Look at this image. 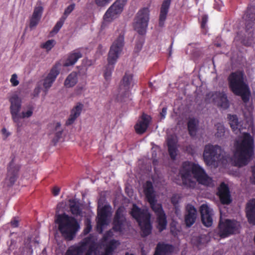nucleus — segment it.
Wrapping results in <instances>:
<instances>
[{
    "label": "nucleus",
    "mask_w": 255,
    "mask_h": 255,
    "mask_svg": "<svg viewBox=\"0 0 255 255\" xmlns=\"http://www.w3.org/2000/svg\"><path fill=\"white\" fill-rule=\"evenodd\" d=\"M179 173L183 184L187 187L194 188L196 185V182L192 179V174L199 184L208 186L212 182V179L205 170L199 164L194 163L189 161L183 162Z\"/></svg>",
    "instance_id": "f257e3e1"
},
{
    "label": "nucleus",
    "mask_w": 255,
    "mask_h": 255,
    "mask_svg": "<svg viewBox=\"0 0 255 255\" xmlns=\"http://www.w3.org/2000/svg\"><path fill=\"white\" fill-rule=\"evenodd\" d=\"M254 148L253 137L249 133H244L241 142L237 143L236 146V165L239 167L247 165L254 154Z\"/></svg>",
    "instance_id": "f03ea898"
},
{
    "label": "nucleus",
    "mask_w": 255,
    "mask_h": 255,
    "mask_svg": "<svg viewBox=\"0 0 255 255\" xmlns=\"http://www.w3.org/2000/svg\"><path fill=\"white\" fill-rule=\"evenodd\" d=\"M228 80L229 88L233 93L240 96L244 103H248L251 93L248 85L245 81L244 71L238 70L232 72Z\"/></svg>",
    "instance_id": "7ed1b4c3"
},
{
    "label": "nucleus",
    "mask_w": 255,
    "mask_h": 255,
    "mask_svg": "<svg viewBox=\"0 0 255 255\" xmlns=\"http://www.w3.org/2000/svg\"><path fill=\"white\" fill-rule=\"evenodd\" d=\"M55 222L58 225V230L62 236L68 241L75 238L80 228L77 220L65 213L56 215Z\"/></svg>",
    "instance_id": "20e7f679"
},
{
    "label": "nucleus",
    "mask_w": 255,
    "mask_h": 255,
    "mask_svg": "<svg viewBox=\"0 0 255 255\" xmlns=\"http://www.w3.org/2000/svg\"><path fill=\"white\" fill-rule=\"evenodd\" d=\"M124 34L121 33L112 44L108 56V64L104 72V78L106 80L110 79L114 65L121 54L124 44Z\"/></svg>",
    "instance_id": "39448f33"
},
{
    "label": "nucleus",
    "mask_w": 255,
    "mask_h": 255,
    "mask_svg": "<svg viewBox=\"0 0 255 255\" xmlns=\"http://www.w3.org/2000/svg\"><path fill=\"white\" fill-rule=\"evenodd\" d=\"M130 214L137 222L141 230V236L145 237L149 235L152 230L150 214L146 210L141 209L135 204L132 205Z\"/></svg>",
    "instance_id": "423d86ee"
},
{
    "label": "nucleus",
    "mask_w": 255,
    "mask_h": 255,
    "mask_svg": "<svg viewBox=\"0 0 255 255\" xmlns=\"http://www.w3.org/2000/svg\"><path fill=\"white\" fill-rule=\"evenodd\" d=\"M127 0H116L107 9L103 16L101 27L104 28L109 23L117 18L124 10Z\"/></svg>",
    "instance_id": "0eeeda50"
},
{
    "label": "nucleus",
    "mask_w": 255,
    "mask_h": 255,
    "mask_svg": "<svg viewBox=\"0 0 255 255\" xmlns=\"http://www.w3.org/2000/svg\"><path fill=\"white\" fill-rule=\"evenodd\" d=\"M224 151L221 146L211 144L206 145L203 152V158L208 165H212L223 158Z\"/></svg>",
    "instance_id": "6e6552de"
},
{
    "label": "nucleus",
    "mask_w": 255,
    "mask_h": 255,
    "mask_svg": "<svg viewBox=\"0 0 255 255\" xmlns=\"http://www.w3.org/2000/svg\"><path fill=\"white\" fill-rule=\"evenodd\" d=\"M144 193L151 209L156 215L165 213L162 205L160 203H157L153 185L151 181H147L146 182Z\"/></svg>",
    "instance_id": "1a4fd4ad"
},
{
    "label": "nucleus",
    "mask_w": 255,
    "mask_h": 255,
    "mask_svg": "<svg viewBox=\"0 0 255 255\" xmlns=\"http://www.w3.org/2000/svg\"><path fill=\"white\" fill-rule=\"evenodd\" d=\"M149 19V10L147 7H143L140 9L135 18L134 28L139 34L143 35L145 33Z\"/></svg>",
    "instance_id": "9d476101"
},
{
    "label": "nucleus",
    "mask_w": 255,
    "mask_h": 255,
    "mask_svg": "<svg viewBox=\"0 0 255 255\" xmlns=\"http://www.w3.org/2000/svg\"><path fill=\"white\" fill-rule=\"evenodd\" d=\"M20 168V164L16 162L15 157H13L7 167L5 180L8 186H11L16 182L18 177V173Z\"/></svg>",
    "instance_id": "9b49d317"
},
{
    "label": "nucleus",
    "mask_w": 255,
    "mask_h": 255,
    "mask_svg": "<svg viewBox=\"0 0 255 255\" xmlns=\"http://www.w3.org/2000/svg\"><path fill=\"white\" fill-rule=\"evenodd\" d=\"M219 234L221 238H226L237 231L238 223L236 221L227 219L224 222L220 221L219 224Z\"/></svg>",
    "instance_id": "f8f14e48"
},
{
    "label": "nucleus",
    "mask_w": 255,
    "mask_h": 255,
    "mask_svg": "<svg viewBox=\"0 0 255 255\" xmlns=\"http://www.w3.org/2000/svg\"><path fill=\"white\" fill-rule=\"evenodd\" d=\"M206 97L212 99L213 101L217 103L218 107L224 110L227 109L230 106L227 96L223 92H210L206 95Z\"/></svg>",
    "instance_id": "ddd939ff"
},
{
    "label": "nucleus",
    "mask_w": 255,
    "mask_h": 255,
    "mask_svg": "<svg viewBox=\"0 0 255 255\" xmlns=\"http://www.w3.org/2000/svg\"><path fill=\"white\" fill-rule=\"evenodd\" d=\"M10 111L12 119L14 123H18L20 119V115L19 114L21 106V100L17 95L12 96L10 99Z\"/></svg>",
    "instance_id": "4468645a"
},
{
    "label": "nucleus",
    "mask_w": 255,
    "mask_h": 255,
    "mask_svg": "<svg viewBox=\"0 0 255 255\" xmlns=\"http://www.w3.org/2000/svg\"><path fill=\"white\" fill-rule=\"evenodd\" d=\"M110 211L108 206L105 205L98 212V221L97 224V230L99 234L103 232L105 225L108 224V217Z\"/></svg>",
    "instance_id": "2eb2a0df"
},
{
    "label": "nucleus",
    "mask_w": 255,
    "mask_h": 255,
    "mask_svg": "<svg viewBox=\"0 0 255 255\" xmlns=\"http://www.w3.org/2000/svg\"><path fill=\"white\" fill-rule=\"evenodd\" d=\"M126 223V218L123 214V210L119 208L114 216L113 222V229L117 232H122Z\"/></svg>",
    "instance_id": "dca6fc26"
},
{
    "label": "nucleus",
    "mask_w": 255,
    "mask_h": 255,
    "mask_svg": "<svg viewBox=\"0 0 255 255\" xmlns=\"http://www.w3.org/2000/svg\"><path fill=\"white\" fill-rule=\"evenodd\" d=\"M217 195L222 204L229 205L232 201L229 188L227 184L222 182L218 188Z\"/></svg>",
    "instance_id": "f3484780"
},
{
    "label": "nucleus",
    "mask_w": 255,
    "mask_h": 255,
    "mask_svg": "<svg viewBox=\"0 0 255 255\" xmlns=\"http://www.w3.org/2000/svg\"><path fill=\"white\" fill-rule=\"evenodd\" d=\"M201 221L207 227L212 226L213 224V210L206 204H202L200 207Z\"/></svg>",
    "instance_id": "a211bd4d"
},
{
    "label": "nucleus",
    "mask_w": 255,
    "mask_h": 255,
    "mask_svg": "<svg viewBox=\"0 0 255 255\" xmlns=\"http://www.w3.org/2000/svg\"><path fill=\"white\" fill-rule=\"evenodd\" d=\"M151 121V118L150 116L143 113L140 119L134 126L135 132L139 134L144 133L148 128Z\"/></svg>",
    "instance_id": "6ab92c4d"
},
{
    "label": "nucleus",
    "mask_w": 255,
    "mask_h": 255,
    "mask_svg": "<svg viewBox=\"0 0 255 255\" xmlns=\"http://www.w3.org/2000/svg\"><path fill=\"white\" fill-rule=\"evenodd\" d=\"M246 30L253 36V32L255 29V12L254 8H248L245 13Z\"/></svg>",
    "instance_id": "aec40b11"
},
{
    "label": "nucleus",
    "mask_w": 255,
    "mask_h": 255,
    "mask_svg": "<svg viewBox=\"0 0 255 255\" xmlns=\"http://www.w3.org/2000/svg\"><path fill=\"white\" fill-rule=\"evenodd\" d=\"M89 238H84L78 246H72L67 250L65 255H82L86 249Z\"/></svg>",
    "instance_id": "412c9836"
},
{
    "label": "nucleus",
    "mask_w": 255,
    "mask_h": 255,
    "mask_svg": "<svg viewBox=\"0 0 255 255\" xmlns=\"http://www.w3.org/2000/svg\"><path fill=\"white\" fill-rule=\"evenodd\" d=\"M133 84V75L126 72L122 79L120 85L121 90L122 88L125 90L124 97L129 96V90L132 87Z\"/></svg>",
    "instance_id": "4be33fe9"
},
{
    "label": "nucleus",
    "mask_w": 255,
    "mask_h": 255,
    "mask_svg": "<svg viewBox=\"0 0 255 255\" xmlns=\"http://www.w3.org/2000/svg\"><path fill=\"white\" fill-rule=\"evenodd\" d=\"M174 251L173 245L164 242L158 243L153 255H171Z\"/></svg>",
    "instance_id": "5701e85b"
},
{
    "label": "nucleus",
    "mask_w": 255,
    "mask_h": 255,
    "mask_svg": "<svg viewBox=\"0 0 255 255\" xmlns=\"http://www.w3.org/2000/svg\"><path fill=\"white\" fill-rule=\"evenodd\" d=\"M84 108V105L81 103H77L70 111V115L66 122V126L72 125L75 120L80 116Z\"/></svg>",
    "instance_id": "b1692460"
},
{
    "label": "nucleus",
    "mask_w": 255,
    "mask_h": 255,
    "mask_svg": "<svg viewBox=\"0 0 255 255\" xmlns=\"http://www.w3.org/2000/svg\"><path fill=\"white\" fill-rule=\"evenodd\" d=\"M246 213L249 223L255 225V198L251 199L247 203Z\"/></svg>",
    "instance_id": "393cba45"
},
{
    "label": "nucleus",
    "mask_w": 255,
    "mask_h": 255,
    "mask_svg": "<svg viewBox=\"0 0 255 255\" xmlns=\"http://www.w3.org/2000/svg\"><path fill=\"white\" fill-rule=\"evenodd\" d=\"M171 0H163L160 9L159 16V26H163L165 21L171 4Z\"/></svg>",
    "instance_id": "a878e982"
},
{
    "label": "nucleus",
    "mask_w": 255,
    "mask_h": 255,
    "mask_svg": "<svg viewBox=\"0 0 255 255\" xmlns=\"http://www.w3.org/2000/svg\"><path fill=\"white\" fill-rule=\"evenodd\" d=\"M43 9L42 6H37L34 7L32 15L30 18V28L32 29L37 25L41 18Z\"/></svg>",
    "instance_id": "bb28decb"
},
{
    "label": "nucleus",
    "mask_w": 255,
    "mask_h": 255,
    "mask_svg": "<svg viewBox=\"0 0 255 255\" xmlns=\"http://www.w3.org/2000/svg\"><path fill=\"white\" fill-rule=\"evenodd\" d=\"M197 216V210L191 205L187 206V214L185 216V223L187 227H191L195 222Z\"/></svg>",
    "instance_id": "cd10ccee"
},
{
    "label": "nucleus",
    "mask_w": 255,
    "mask_h": 255,
    "mask_svg": "<svg viewBox=\"0 0 255 255\" xmlns=\"http://www.w3.org/2000/svg\"><path fill=\"white\" fill-rule=\"evenodd\" d=\"M59 74V71L57 67L56 66L53 67L44 80L43 87L45 89H48L51 87Z\"/></svg>",
    "instance_id": "c85d7f7f"
},
{
    "label": "nucleus",
    "mask_w": 255,
    "mask_h": 255,
    "mask_svg": "<svg viewBox=\"0 0 255 255\" xmlns=\"http://www.w3.org/2000/svg\"><path fill=\"white\" fill-rule=\"evenodd\" d=\"M82 57V53L77 50H75L68 54L67 58L63 65L65 67L73 65L77 62L78 60Z\"/></svg>",
    "instance_id": "c756f323"
},
{
    "label": "nucleus",
    "mask_w": 255,
    "mask_h": 255,
    "mask_svg": "<svg viewBox=\"0 0 255 255\" xmlns=\"http://www.w3.org/2000/svg\"><path fill=\"white\" fill-rule=\"evenodd\" d=\"M228 119L229 120V124L233 131L236 133H238L241 132V125L239 122L238 117L236 115H229Z\"/></svg>",
    "instance_id": "7c9ffc66"
},
{
    "label": "nucleus",
    "mask_w": 255,
    "mask_h": 255,
    "mask_svg": "<svg viewBox=\"0 0 255 255\" xmlns=\"http://www.w3.org/2000/svg\"><path fill=\"white\" fill-rule=\"evenodd\" d=\"M120 245V242L115 239H112L109 242H106L105 253H106L107 255H113L115 250H116Z\"/></svg>",
    "instance_id": "2f4dec72"
},
{
    "label": "nucleus",
    "mask_w": 255,
    "mask_h": 255,
    "mask_svg": "<svg viewBox=\"0 0 255 255\" xmlns=\"http://www.w3.org/2000/svg\"><path fill=\"white\" fill-rule=\"evenodd\" d=\"M156 216V221L157 223V229L159 232L165 230L167 225L166 216L165 213L159 214Z\"/></svg>",
    "instance_id": "473e14b6"
},
{
    "label": "nucleus",
    "mask_w": 255,
    "mask_h": 255,
    "mask_svg": "<svg viewBox=\"0 0 255 255\" xmlns=\"http://www.w3.org/2000/svg\"><path fill=\"white\" fill-rule=\"evenodd\" d=\"M78 82L77 73L76 72H71L64 81V85L67 88L74 87Z\"/></svg>",
    "instance_id": "72a5a7b5"
},
{
    "label": "nucleus",
    "mask_w": 255,
    "mask_h": 255,
    "mask_svg": "<svg viewBox=\"0 0 255 255\" xmlns=\"http://www.w3.org/2000/svg\"><path fill=\"white\" fill-rule=\"evenodd\" d=\"M69 202L71 213L75 216H80L82 214V209L80 207L79 203L74 199H70Z\"/></svg>",
    "instance_id": "f704fd0d"
},
{
    "label": "nucleus",
    "mask_w": 255,
    "mask_h": 255,
    "mask_svg": "<svg viewBox=\"0 0 255 255\" xmlns=\"http://www.w3.org/2000/svg\"><path fill=\"white\" fill-rule=\"evenodd\" d=\"M198 121L195 118L189 119L187 123V128L189 134L193 136L196 135Z\"/></svg>",
    "instance_id": "c9c22d12"
},
{
    "label": "nucleus",
    "mask_w": 255,
    "mask_h": 255,
    "mask_svg": "<svg viewBox=\"0 0 255 255\" xmlns=\"http://www.w3.org/2000/svg\"><path fill=\"white\" fill-rule=\"evenodd\" d=\"M85 238H89V240L88 241V243L86 245V247L87 246H89V247L85 255H92L97 249L94 237L92 235H90Z\"/></svg>",
    "instance_id": "e433bc0d"
},
{
    "label": "nucleus",
    "mask_w": 255,
    "mask_h": 255,
    "mask_svg": "<svg viewBox=\"0 0 255 255\" xmlns=\"http://www.w3.org/2000/svg\"><path fill=\"white\" fill-rule=\"evenodd\" d=\"M61 124L59 122H57L56 124L55 130L56 131V133L55 134V136L52 139V142L54 145H55L56 143L58 142L59 140L61 138L62 134L63 132V130L60 128Z\"/></svg>",
    "instance_id": "4c0bfd02"
},
{
    "label": "nucleus",
    "mask_w": 255,
    "mask_h": 255,
    "mask_svg": "<svg viewBox=\"0 0 255 255\" xmlns=\"http://www.w3.org/2000/svg\"><path fill=\"white\" fill-rule=\"evenodd\" d=\"M56 42L54 39H49L40 44V48L45 49L47 52L50 51L56 45Z\"/></svg>",
    "instance_id": "58836bf2"
},
{
    "label": "nucleus",
    "mask_w": 255,
    "mask_h": 255,
    "mask_svg": "<svg viewBox=\"0 0 255 255\" xmlns=\"http://www.w3.org/2000/svg\"><path fill=\"white\" fill-rule=\"evenodd\" d=\"M205 237L204 236H199L193 238L192 239V242L195 246H196L198 249H200L201 246L205 243Z\"/></svg>",
    "instance_id": "ea45409f"
},
{
    "label": "nucleus",
    "mask_w": 255,
    "mask_h": 255,
    "mask_svg": "<svg viewBox=\"0 0 255 255\" xmlns=\"http://www.w3.org/2000/svg\"><path fill=\"white\" fill-rule=\"evenodd\" d=\"M65 20L66 17H61L54 26L51 33H57L62 27Z\"/></svg>",
    "instance_id": "a19ab883"
},
{
    "label": "nucleus",
    "mask_w": 255,
    "mask_h": 255,
    "mask_svg": "<svg viewBox=\"0 0 255 255\" xmlns=\"http://www.w3.org/2000/svg\"><path fill=\"white\" fill-rule=\"evenodd\" d=\"M208 20V17L207 15H203L201 18V28L202 29L203 33L206 34L207 32V23Z\"/></svg>",
    "instance_id": "79ce46f5"
},
{
    "label": "nucleus",
    "mask_w": 255,
    "mask_h": 255,
    "mask_svg": "<svg viewBox=\"0 0 255 255\" xmlns=\"http://www.w3.org/2000/svg\"><path fill=\"white\" fill-rule=\"evenodd\" d=\"M168 150L171 158L173 160H174L176 158L177 155V147L168 146Z\"/></svg>",
    "instance_id": "37998d69"
},
{
    "label": "nucleus",
    "mask_w": 255,
    "mask_h": 255,
    "mask_svg": "<svg viewBox=\"0 0 255 255\" xmlns=\"http://www.w3.org/2000/svg\"><path fill=\"white\" fill-rule=\"evenodd\" d=\"M217 127V132L216 133V135L217 137H221L222 136L225 132V128L224 126L221 124H217L216 125Z\"/></svg>",
    "instance_id": "c03bdc74"
},
{
    "label": "nucleus",
    "mask_w": 255,
    "mask_h": 255,
    "mask_svg": "<svg viewBox=\"0 0 255 255\" xmlns=\"http://www.w3.org/2000/svg\"><path fill=\"white\" fill-rule=\"evenodd\" d=\"M113 0H94L95 3L99 7H105Z\"/></svg>",
    "instance_id": "a18cd8bd"
},
{
    "label": "nucleus",
    "mask_w": 255,
    "mask_h": 255,
    "mask_svg": "<svg viewBox=\"0 0 255 255\" xmlns=\"http://www.w3.org/2000/svg\"><path fill=\"white\" fill-rule=\"evenodd\" d=\"M113 236V232L112 231V230H110L105 232V233L104 234L102 238V241L104 243H106L109 240V239L112 238Z\"/></svg>",
    "instance_id": "49530a36"
},
{
    "label": "nucleus",
    "mask_w": 255,
    "mask_h": 255,
    "mask_svg": "<svg viewBox=\"0 0 255 255\" xmlns=\"http://www.w3.org/2000/svg\"><path fill=\"white\" fill-rule=\"evenodd\" d=\"M75 7V3H72L70 4L65 9L64 12V14L62 17H66V18L68 15L74 9Z\"/></svg>",
    "instance_id": "de8ad7c7"
},
{
    "label": "nucleus",
    "mask_w": 255,
    "mask_h": 255,
    "mask_svg": "<svg viewBox=\"0 0 255 255\" xmlns=\"http://www.w3.org/2000/svg\"><path fill=\"white\" fill-rule=\"evenodd\" d=\"M33 108L32 107L30 106L29 108V109L26 112H22L21 113V114L20 115V119H24L26 118H29L33 114Z\"/></svg>",
    "instance_id": "09e8293b"
},
{
    "label": "nucleus",
    "mask_w": 255,
    "mask_h": 255,
    "mask_svg": "<svg viewBox=\"0 0 255 255\" xmlns=\"http://www.w3.org/2000/svg\"><path fill=\"white\" fill-rule=\"evenodd\" d=\"M177 141L176 138L171 136L169 137L167 140V146H176Z\"/></svg>",
    "instance_id": "8fccbe9b"
},
{
    "label": "nucleus",
    "mask_w": 255,
    "mask_h": 255,
    "mask_svg": "<svg viewBox=\"0 0 255 255\" xmlns=\"http://www.w3.org/2000/svg\"><path fill=\"white\" fill-rule=\"evenodd\" d=\"M10 82L13 87L17 86L19 84V82L17 80V75L16 74H13L11 75Z\"/></svg>",
    "instance_id": "3c124183"
},
{
    "label": "nucleus",
    "mask_w": 255,
    "mask_h": 255,
    "mask_svg": "<svg viewBox=\"0 0 255 255\" xmlns=\"http://www.w3.org/2000/svg\"><path fill=\"white\" fill-rule=\"evenodd\" d=\"M92 230V225L90 221H88L86 225V227L83 231L84 235L89 234Z\"/></svg>",
    "instance_id": "603ef678"
},
{
    "label": "nucleus",
    "mask_w": 255,
    "mask_h": 255,
    "mask_svg": "<svg viewBox=\"0 0 255 255\" xmlns=\"http://www.w3.org/2000/svg\"><path fill=\"white\" fill-rule=\"evenodd\" d=\"M179 200V197L177 194L173 195L171 198V202L174 206L178 204Z\"/></svg>",
    "instance_id": "864d4df0"
},
{
    "label": "nucleus",
    "mask_w": 255,
    "mask_h": 255,
    "mask_svg": "<svg viewBox=\"0 0 255 255\" xmlns=\"http://www.w3.org/2000/svg\"><path fill=\"white\" fill-rule=\"evenodd\" d=\"M41 88L39 86H37L35 88L32 93V96L33 97H38L40 92Z\"/></svg>",
    "instance_id": "5fc2aeb1"
},
{
    "label": "nucleus",
    "mask_w": 255,
    "mask_h": 255,
    "mask_svg": "<svg viewBox=\"0 0 255 255\" xmlns=\"http://www.w3.org/2000/svg\"><path fill=\"white\" fill-rule=\"evenodd\" d=\"M1 133L3 136L4 139H5L10 134V133L8 132L5 128H2Z\"/></svg>",
    "instance_id": "6e6d98bb"
},
{
    "label": "nucleus",
    "mask_w": 255,
    "mask_h": 255,
    "mask_svg": "<svg viewBox=\"0 0 255 255\" xmlns=\"http://www.w3.org/2000/svg\"><path fill=\"white\" fill-rule=\"evenodd\" d=\"M60 189L58 187L55 186L52 190V194L54 196H58L60 193Z\"/></svg>",
    "instance_id": "4d7b16f0"
},
{
    "label": "nucleus",
    "mask_w": 255,
    "mask_h": 255,
    "mask_svg": "<svg viewBox=\"0 0 255 255\" xmlns=\"http://www.w3.org/2000/svg\"><path fill=\"white\" fill-rule=\"evenodd\" d=\"M10 223L11 226L13 228H16L18 226V221L16 219V218H14L11 221Z\"/></svg>",
    "instance_id": "13d9d810"
},
{
    "label": "nucleus",
    "mask_w": 255,
    "mask_h": 255,
    "mask_svg": "<svg viewBox=\"0 0 255 255\" xmlns=\"http://www.w3.org/2000/svg\"><path fill=\"white\" fill-rule=\"evenodd\" d=\"M167 113V108L164 107L162 108L161 112L160 113V115L162 119L165 118Z\"/></svg>",
    "instance_id": "bf43d9fd"
},
{
    "label": "nucleus",
    "mask_w": 255,
    "mask_h": 255,
    "mask_svg": "<svg viewBox=\"0 0 255 255\" xmlns=\"http://www.w3.org/2000/svg\"><path fill=\"white\" fill-rule=\"evenodd\" d=\"M84 87L83 86H78L76 89V92L77 93V94H80L81 93Z\"/></svg>",
    "instance_id": "052dcab7"
},
{
    "label": "nucleus",
    "mask_w": 255,
    "mask_h": 255,
    "mask_svg": "<svg viewBox=\"0 0 255 255\" xmlns=\"http://www.w3.org/2000/svg\"><path fill=\"white\" fill-rule=\"evenodd\" d=\"M253 171V179L252 182L255 184V165L252 168Z\"/></svg>",
    "instance_id": "680f3d73"
},
{
    "label": "nucleus",
    "mask_w": 255,
    "mask_h": 255,
    "mask_svg": "<svg viewBox=\"0 0 255 255\" xmlns=\"http://www.w3.org/2000/svg\"><path fill=\"white\" fill-rule=\"evenodd\" d=\"M142 46V44L141 43H137L135 47V49L137 51H139L141 50Z\"/></svg>",
    "instance_id": "e2e57ef3"
},
{
    "label": "nucleus",
    "mask_w": 255,
    "mask_h": 255,
    "mask_svg": "<svg viewBox=\"0 0 255 255\" xmlns=\"http://www.w3.org/2000/svg\"><path fill=\"white\" fill-rule=\"evenodd\" d=\"M215 3L214 4V8L215 9H217L218 10H220V7L219 6H217L216 5V3H218V2H220V0H215Z\"/></svg>",
    "instance_id": "0e129e2a"
},
{
    "label": "nucleus",
    "mask_w": 255,
    "mask_h": 255,
    "mask_svg": "<svg viewBox=\"0 0 255 255\" xmlns=\"http://www.w3.org/2000/svg\"><path fill=\"white\" fill-rule=\"evenodd\" d=\"M173 40L172 41V43L170 46V47H169V56H171V54H172V51H171V49H172V45H173Z\"/></svg>",
    "instance_id": "69168bd1"
},
{
    "label": "nucleus",
    "mask_w": 255,
    "mask_h": 255,
    "mask_svg": "<svg viewBox=\"0 0 255 255\" xmlns=\"http://www.w3.org/2000/svg\"><path fill=\"white\" fill-rule=\"evenodd\" d=\"M246 45L249 46L251 44V42H248L246 44H245Z\"/></svg>",
    "instance_id": "338daca9"
},
{
    "label": "nucleus",
    "mask_w": 255,
    "mask_h": 255,
    "mask_svg": "<svg viewBox=\"0 0 255 255\" xmlns=\"http://www.w3.org/2000/svg\"><path fill=\"white\" fill-rule=\"evenodd\" d=\"M126 255H134L133 254H130L129 255V254L128 253H126Z\"/></svg>",
    "instance_id": "774afa93"
}]
</instances>
